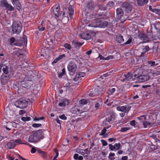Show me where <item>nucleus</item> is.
I'll return each instance as SVG.
<instances>
[{"mask_svg":"<svg viewBox=\"0 0 160 160\" xmlns=\"http://www.w3.org/2000/svg\"><path fill=\"white\" fill-rule=\"evenodd\" d=\"M43 134L42 130L35 132L32 135L29 136L28 142H37L40 139L43 138Z\"/></svg>","mask_w":160,"mask_h":160,"instance_id":"obj_1","label":"nucleus"},{"mask_svg":"<svg viewBox=\"0 0 160 160\" xmlns=\"http://www.w3.org/2000/svg\"><path fill=\"white\" fill-rule=\"evenodd\" d=\"M28 102L24 98H20L15 103V105L18 108H23L28 105Z\"/></svg>","mask_w":160,"mask_h":160,"instance_id":"obj_2","label":"nucleus"},{"mask_svg":"<svg viewBox=\"0 0 160 160\" xmlns=\"http://www.w3.org/2000/svg\"><path fill=\"white\" fill-rule=\"evenodd\" d=\"M22 27V24L20 22H14L12 26L13 33L14 34H19L21 31Z\"/></svg>","mask_w":160,"mask_h":160,"instance_id":"obj_3","label":"nucleus"},{"mask_svg":"<svg viewBox=\"0 0 160 160\" xmlns=\"http://www.w3.org/2000/svg\"><path fill=\"white\" fill-rule=\"evenodd\" d=\"M155 115L154 114H151L149 115V118L147 119L143 123V124L144 128H147L149 127L151 124L155 122Z\"/></svg>","mask_w":160,"mask_h":160,"instance_id":"obj_4","label":"nucleus"},{"mask_svg":"<svg viewBox=\"0 0 160 160\" xmlns=\"http://www.w3.org/2000/svg\"><path fill=\"white\" fill-rule=\"evenodd\" d=\"M134 4L133 3L124 2L122 5V8L123 10L127 13L131 12L132 8L133 5Z\"/></svg>","mask_w":160,"mask_h":160,"instance_id":"obj_5","label":"nucleus"},{"mask_svg":"<svg viewBox=\"0 0 160 160\" xmlns=\"http://www.w3.org/2000/svg\"><path fill=\"white\" fill-rule=\"evenodd\" d=\"M117 18L120 20L121 22H124L126 19L123 17V12L120 8H118L116 10Z\"/></svg>","mask_w":160,"mask_h":160,"instance_id":"obj_6","label":"nucleus"},{"mask_svg":"<svg viewBox=\"0 0 160 160\" xmlns=\"http://www.w3.org/2000/svg\"><path fill=\"white\" fill-rule=\"evenodd\" d=\"M0 6L8 9L9 11H12L14 10V8L9 4L6 0H1L0 2Z\"/></svg>","mask_w":160,"mask_h":160,"instance_id":"obj_7","label":"nucleus"},{"mask_svg":"<svg viewBox=\"0 0 160 160\" xmlns=\"http://www.w3.org/2000/svg\"><path fill=\"white\" fill-rule=\"evenodd\" d=\"M77 69V66L74 62L71 61L69 62L68 65V70L70 73H74Z\"/></svg>","mask_w":160,"mask_h":160,"instance_id":"obj_8","label":"nucleus"},{"mask_svg":"<svg viewBox=\"0 0 160 160\" xmlns=\"http://www.w3.org/2000/svg\"><path fill=\"white\" fill-rule=\"evenodd\" d=\"M135 78L137 79V81L138 82H145L149 79V77L148 75H140L137 77H136V76H135Z\"/></svg>","mask_w":160,"mask_h":160,"instance_id":"obj_9","label":"nucleus"},{"mask_svg":"<svg viewBox=\"0 0 160 160\" xmlns=\"http://www.w3.org/2000/svg\"><path fill=\"white\" fill-rule=\"evenodd\" d=\"M131 107L128 105L122 106H119L116 108L117 110L119 111L124 112L125 113L128 112L130 110Z\"/></svg>","mask_w":160,"mask_h":160,"instance_id":"obj_10","label":"nucleus"},{"mask_svg":"<svg viewBox=\"0 0 160 160\" xmlns=\"http://www.w3.org/2000/svg\"><path fill=\"white\" fill-rule=\"evenodd\" d=\"M5 124V122H4L2 123V125L3 127H6L7 129L8 130H10L11 128H10V126H12L14 128H17L18 124L14 122H9L7 123V125H4Z\"/></svg>","mask_w":160,"mask_h":160,"instance_id":"obj_11","label":"nucleus"},{"mask_svg":"<svg viewBox=\"0 0 160 160\" xmlns=\"http://www.w3.org/2000/svg\"><path fill=\"white\" fill-rule=\"evenodd\" d=\"M108 24V23L107 22H102L101 19H99L97 23L93 25V26L94 27L104 28L107 26Z\"/></svg>","mask_w":160,"mask_h":160,"instance_id":"obj_12","label":"nucleus"},{"mask_svg":"<svg viewBox=\"0 0 160 160\" xmlns=\"http://www.w3.org/2000/svg\"><path fill=\"white\" fill-rule=\"evenodd\" d=\"M86 75L85 73L79 72L76 75L75 77L73 78V80L75 82H79L81 80V78L84 77Z\"/></svg>","mask_w":160,"mask_h":160,"instance_id":"obj_13","label":"nucleus"},{"mask_svg":"<svg viewBox=\"0 0 160 160\" xmlns=\"http://www.w3.org/2000/svg\"><path fill=\"white\" fill-rule=\"evenodd\" d=\"M1 66L2 68V70L4 75H8V74L9 73L11 74V68H8L7 65L3 64H1Z\"/></svg>","mask_w":160,"mask_h":160,"instance_id":"obj_14","label":"nucleus"},{"mask_svg":"<svg viewBox=\"0 0 160 160\" xmlns=\"http://www.w3.org/2000/svg\"><path fill=\"white\" fill-rule=\"evenodd\" d=\"M10 77V74L4 75V74H3L1 78V82L2 84L4 85L5 84L8 82Z\"/></svg>","mask_w":160,"mask_h":160,"instance_id":"obj_15","label":"nucleus"},{"mask_svg":"<svg viewBox=\"0 0 160 160\" xmlns=\"http://www.w3.org/2000/svg\"><path fill=\"white\" fill-rule=\"evenodd\" d=\"M115 120V116L112 115L110 116L103 121V124L105 125H107L112 123L113 121Z\"/></svg>","mask_w":160,"mask_h":160,"instance_id":"obj_16","label":"nucleus"},{"mask_svg":"<svg viewBox=\"0 0 160 160\" xmlns=\"http://www.w3.org/2000/svg\"><path fill=\"white\" fill-rule=\"evenodd\" d=\"M80 37L82 39L85 40L90 39L91 38V35L88 32H83L79 34Z\"/></svg>","mask_w":160,"mask_h":160,"instance_id":"obj_17","label":"nucleus"},{"mask_svg":"<svg viewBox=\"0 0 160 160\" xmlns=\"http://www.w3.org/2000/svg\"><path fill=\"white\" fill-rule=\"evenodd\" d=\"M71 110L72 113L76 114H80L85 111L84 110H81L78 107H73Z\"/></svg>","mask_w":160,"mask_h":160,"instance_id":"obj_18","label":"nucleus"},{"mask_svg":"<svg viewBox=\"0 0 160 160\" xmlns=\"http://www.w3.org/2000/svg\"><path fill=\"white\" fill-rule=\"evenodd\" d=\"M53 12L54 15L57 17H59L60 15L61 12L60 11V7L58 4L55 5L53 10Z\"/></svg>","mask_w":160,"mask_h":160,"instance_id":"obj_19","label":"nucleus"},{"mask_svg":"<svg viewBox=\"0 0 160 160\" xmlns=\"http://www.w3.org/2000/svg\"><path fill=\"white\" fill-rule=\"evenodd\" d=\"M12 2L17 9L20 10L21 9V5L19 0H12Z\"/></svg>","mask_w":160,"mask_h":160,"instance_id":"obj_20","label":"nucleus"},{"mask_svg":"<svg viewBox=\"0 0 160 160\" xmlns=\"http://www.w3.org/2000/svg\"><path fill=\"white\" fill-rule=\"evenodd\" d=\"M102 104V99L101 98L97 99V102L95 105V107L97 109H98L101 107Z\"/></svg>","mask_w":160,"mask_h":160,"instance_id":"obj_21","label":"nucleus"},{"mask_svg":"<svg viewBox=\"0 0 160 160\" xmlns=\"http://www.w3.org/2000/svg\"><path fill=\"white\" fill-rule=\"evenodd\" d=\"M113 57L112 55H109L106 58H105L101 54H99L98 58H99L100 60L103 61L109 60L110 59H112Z\"/></svg>","mask_w":160,"mask_h":160,"instance_id":"obj_22","label":"nucleus"},{"mask_svg":"<svg viewBox=\"0 0 160 160\" xmlns=\"http://www.w3.org/2000/svg\"><path fill=\"white\" fill-rule=\"evenodd\" d=\"M139 36L140 38L143 40L144 42H146L149 41V38L144 34H140Z\"/></svg>","mask_w":160,"mask_h":160,"instance_id":"obj_23","label":"nucleus"},{"mask_svg":"<svg viewBox=\"0 0 160 160\" xmlns=\"http://www.w3.org/2000/svg\"><path fill=\"white\" fill-rule=\"evenodd\" d=\"M16 144L14 142H9L5 145V147L8 149H12L14 148Z\"/></svg>","mask_w":160,"mask_h":160,"instance_id":"obj_24","label":"nucleus"},{"mask_svg":"<svg viewBox=\"0 0 160 160\" xmlns=\"http://www.w3.org/2000/svg\"><path fill=\"white\" fill-rule=\"evenodd\" d=\"M125 79L127 81H130L132 79V76L131 73L128 72L127 74H124L123 75Z\"/></svg>","mask_w":160,"mask_h":160,"instance_id":"obj_25","label":"nucleus"},{"mask_svg":"<svg viewBox=\"0 0 160 160\" xmlns=\"http://www.w3.org/2000/svg\"><path fill=\"white\" fill-rule=\"evenodd\" d=\"M69 101L68 99H64L62 102H60L59 104V105L60 107H64L66 105L68 104Z\"/></svg>","mask_w":160,"mask_h":160,"instance_id":"obj_26","label":"nucleus"},{"mask_svg":"<svg viewBox=\"0 0 160 160\" xmlns=\"http://www.w3.org/2000/svg\"><path fill=\"white\" fill-rule=\"evenodd\" d=\"M115 91L116 88H112L108 89L107 92L108 96L112 95L115 92Z\"/></svg>","mask_w":160,"mask_h":160,"instance_id":"obj_27","label":"nucleus"},{"mask_svg":"<svg viewBox=\"0 0 160 160\" xmlns=\"http://www.w3.org/2000/svg\"><path fill=\"white\" fill-rule=\"evenodd\" d=\"M148 1V0H138L137 2L139 6H142L147 3Z\"/></svg>","mask_w":160,"mask_h":160,"instance_id":"obj_28","label":"nucleus"},{"mask_svg":"<svg viewBox=\"0 0 160 160\" xmlns=\"http://www.w3.org/2000/svg\"><path fill=\"white\" fill-rule=\"evenodd\" d=\"M116 40L117 42L119 43L123 42L124 40L123 36L121 35L117 36L116 37Z\"/></svg>","mask_w":160,"mask_h":160,"instance_id":"obj_29","label":"nucleus"},{"mask_svg":"<svg viewBox=\"0 0 160 160\" xmlns=\"http://www.w3.org/2000/svg\"><path fill=\"white\" fill-rule=\"evenodd\" d=\"M69 14L70 18H72V16L74 14V10L72 7H70L68 8Z\"/></svg>","mask_w":160,"mask_h":160,"instance_id":"obj_30","label":"nucleus"},{"mask_svg":"<svg viewBox=\"0 0 160 160\" xmlns=\"http://www.w3.org/2000/svg\"><path fill=\"white\" fill-rule=\"evenodd\" d=\"M149 50V48L148 46H145L142 49V52L141 53V55H142Z\"/></svg>","mask_w":160,"mask_h":160,"instance_id":"obj_31","label":"nucleus"},{"mask_svg":"<svg viewBox=\"0 0 160 160\" xmlns=\"http://www.w3.org/2000/svg\"><path fill=\"white\" fill-rule=\"evenodd\" d=\"M138 118L141 122H143L147 120V117L145 115L141 116L139 117H138Z\"/></svg>","mask_w":160,"mask_h":160,"instance_id":"obj_32","label":"nucleus"},{"mask_svg":"<svg viewBox=\"0 0 160 160\" xmlns=\"http://www.w3.org/2000/svg\"><path fill=\"white\" fill-rule=\"evenodd\" d=\"M41 156L43 158H45L46 157L47 154L46 152L42 151L39 150L38 151Z\"/></svg>","mask_w":160,"mask_h":160,"instance_id":"obj_33","label":"nucleus"},{"mask_svg":"<svg viewBox=\"0 0 160 160\" xmlns=\"http://www.w3.org/2000/svg\"><path fill=\"white\" fill-rule=\"evenodd\" d=\"M93 4L92 2H89L87 4V8L88 9L91 10L93 9Z\"/></svg>","mask_w":160,"mask_h":160,"instance_id":"obj_34","label":"nucleus"},{"mask_svg":"<svg viewBox=\"0 0 160 160\" xmlns=\"http://www.w3.org/2000/svg\"><path fill=\"white\" fill-rule=\"evenodd\" d=\"M111 151H115L116 150V148L115 145H113L112 144H110L108 145Z\"/></svg>","mask_w":160,"mask_h":160,"instance_id":"obj_35","label":"nucleus"},{"mask_svg":"<svg viewBox=\"0 0 160 160\" xmlns=\"http://www.w3.org/2000/svg\"><path fill=\"white\" fill-rule=\"evenodd\" d=\"M99 19H98L97 20H96L95 22H92L91 23L89 24L88 25V26L89 27H94L95 28L94 26H93V25H94L95 24H96L97 23V22H98V21H99Z\"/></svg>","mask_w":160,"mask_h":160,"instance_id":"obj_36","label":"nucleus"},{"mask_svg":"<svg viewBox=\"0 0 160 160\" xmlns=\"http://www.w3.org/2000/svg\"><path fill=\"white\" fill-rule=\"evenodd\" d=\"M115 156V154L114 153H111L110 152L109 154V155L108 156V158L111 160H113L115 159V158L114 157Z\"/></svg>","mask_w":160,"mask_h":160,"instance_id":"obj_37","label":"nucleus"},{"mask_svg":"<svg viewBox=\"0 0 160 160\" xmlns=\"http://www.w3.org/2000/svg\"><path fill=\"white\" fill-rule=\"evenodd\" d=\"M43 21H42V23H41V25L42 26V27L41 26H39L38 27V28L39 30L40 31H42L45 29V27L44 26H43V25H42V24H43Z\"/></svg>","mask_w":160,"mask_h":160,"instance_id":"obj_38","label":"nucleus"},{"mask_svg":"<svg viewBox=\"0 0 160 160\" xmlns=\"http://www.w3.org/2000/svg\"><path fill=\"white\" fill-rule=\"evenodd\" d=\"M31 118L29 117H23L21 118V120L24 122L28 121L30 120Z\"/></svg>","mask_w":160,"mask_h":160,"instance_id":"obj_39","label":"nucleus"},{"mask_svg":"<svg viewBox=\"0 0 160 160\" xmlns=\"http://www.w3.org/2000/svg\"><path fill=\"white\" fill-rule=\"evenodd\" d=\"M130 129V128H129V127H123V128H121V130H120V131L121 132H126L128 130H129Z\"/></svg>","mask_w":160,"mask_h":160,"instance_id":"obj_40","label":"nucleus"},{"mask_svg":"<svg viewBox=\"0 0 160 160\" xmlns=\"http://www.w3.org/2000/svg\"><path fill=\"white\" fill-rule=\"evenodd\" d=\"M106 128H104L101 131V132L100 134V135H101L103 137H104L106 136L105 133L106 131Z\"/></svg>","mask_w":160,"mask_h":160,"instance_id":"obj_41","label":"nucleus"},{"mask_svg":"<svg viewBox=\"0 0 160 160\" xmlns=\"http://www.w3.org/2000/svg\"><path fill=\"white\" fill-rule=\"evenodd\" d=\"M85 15L86 16L87 19H89L90 18L92 19L93 18L92 17V16L91 13H89L88 12H87L86 14H85Z\"/></svg>","mask_w":160,"mask_h":160,"instance_id":"obj_42","label":"nucleus"},{"mask_svg":"<svg viewBox=\"0 0 160 160\" xmlns=\"http://www.w3.org/2000/svg\"><path fill=\"white\" fill-rule=\"evenodd\" d=\"M65 73V69L64 68H63L62 70V72H60L58 73V77L59 78L62 77L63 75H64Z\"/></svg>","mask_w":160,"mask_h":160,"instance_id":"obj_43","label":"nucleus"},{"mask_svg":"<svg viewBox=\"0 0 160 160\" xmlns=\"http://www.w3.org/2000/svg\"><path fill=\"white\" fill-rule=\"evenodd\" d=\"M152 12L157 14L159 15H160V8L158 9V8H154L153 9V10Z\"/></svg>","mask_w":160,"mask_h":160,"instance_id":"obj_44","label":"nucleus"},{"mask_svg":"<svg viewBox=\"0 0 160 160\" xmlns=\"http://www.w3.org/2000/svg\"><path fill=\"white\" fill-rule=\"evenodd\" d=\"M15 144H16H16H22V141L21 139H17L15 140L14 142Z\"/></svg>","mask_w":160,"mask_h":160,"instance_id":"obj_45","label":"nucleus"},{"mask_svg":"<svg viewBox=\"0 0 160 160\" xmlns=\"http://www.w3.org/2000/svg\"><path fill=\"white\" fill-rule=\"evenodd\" d=\"M87 102V101L86 99H83L79 101V103L80 104L84 105L86 104Z\"/></svg>","mask_w":160,"mask_h":160,"instance_id":"obj_46","label":"nucleus"},{"mask_svg":"<svg viewBox=\"0 0 160 160\" xmlns=\"http://www.w3.org/2000/svg\"><path fill=\"white\" fill-rule=\"evenodd\" d=\"M132 42V39L131 37L129 38L127 41L125 43L123 44V45L129 44H130Z\"/></svg>","mask_w":160,"mask_h":160,"instance_id":"obj_47","label":"nucleus"},{"mask_svg":"<svg viewBox=\"0 0 160 160\" xmlns=\"http://www.w3.org/2000/svg\"><path fill=\"white\" fill-rule=\"evenodd\" d=\"M77 152L80 154L82 155H84V150L82 149H78L77 151Z\"/></svg>","mask_w":160,"mask_h":160,"instance_id":"obj_48","label":"nucleus"},{"mask_svg":"<svg viewBox=\"0 0 160 160\" xmlns=\"http://www.w3.org/2000/svg\"><path fill=\"white\" fill-rule=\"evenodd\" d=\"M114 145L116 148V150H119L121 147V144L119 143H116Z\"/></svg>","mask_w":160,"mask_h":160,"instance_id":"obj_49","label":"nucleus"},{"mask_svg":"<svg viewBox=\"0 0 160 160\" xmlns=\"http://www.w3.org/2000/svg\"><path fill=\"white\" fill-rule=\"evenodd\" d=\"M148 63L151 66H154L157 65L156 64L155 62L154 61H148Z\"/></svg>","mask_w":160,"mask_h":160,"instance_id":"obj_50","label":"nucleus"},{"mask_svg":"<svg viewBox=\"0 0 160 160\" xmlns=\"http://www.w3.org/2000/svg\"><path fill=\"white\" fill-rule=\"evenodd\" d=\"M64 47L65 48H66L68 49V50H70L71 49V46L70 45V44H69L68 43H66L64 45Z\"/></svg>","mask_w":160,"mask_h":160,"instance_id":"obj_51","label":"nucleus"},{"mask_svg":"<svg viewBox=\"0 0 160 160\" xmlns=\"http://www.w3.org/2000/svg\"><path fill=\"white\" fill-rule=\"evenodd\" d=\"M59 118L60 119L64 120H66L67 118L66 117L64 114H62L60 116H59Z\"/></svg>","mask_w":160,"mask_h":160,"instance_id":"obj_52","label":"nucleus"},{"mask_svg":"<svg viewBox=\"0 0 160 160\" xmlns=\"http://www.w3.org/2000/svg\"><path fill=\"white\" fill-rule=\"evenodd\" d=\"M42 125L41 124L34 123L32 124V126L34 128H38L41 126Z\"/></svg>","mask_w":160,"mask_h":160,"instance_id":"obj_53","label":"nucleus"},{"mask_svg":"<svg viewBox=\"0 0 160 160\" xmlns=\"http://www.w3.org/2000/svg\"><path fill=\"white\" fill-rule=\"evenodd\" d=\"M114 5V3L112 1L109 2L107 4L108 6L109 7H112Z\"/></svg>","mask_w":160,"mask_h":160,"instance_id":"obj_54","label":"nucleus"},{"mask_svg":"<svg viewBox=\"0 0 160 160\" xmlns=\"http://www.w3.org/2000/svg\"><path fill=\"white\" fill-rule=\"evenodd\" d=\"M101 141L102 143V145L103 146H106L108 145L107 142L105 140H102Z\"/></svg>","mask_w":160,"mask_h":160,"instance_id":"obj_55","label":"nucleus"},{"mask_svg":"<svg viewBox=\"0 0 160 160\" xmlns=\"http://www.w3.org/2000/svg\"><path fill=\"white\" fill-rule=\"evenodd\" d=\"M15 38L13 37L10 39V42L11 44H12L15 42Z\"/></svg>","mask_w":160,"mask_h":160,"instance_id":"obj_56","label":"nucleus"},{"mask_svg":"<svg viewBox=\"0 0 160 160\" xmlns=\"http://www.w3.org/2000/svg\"><path fill=\"white\" fill-rule=\"evenodd\" d=\"M99 8L101 10L104 11L106 10L107 8L105 6H102L99 7Z\"/></svg>","mask_w":160,"mask_h":160,"instance_id":"obj_57","label":"nucleus"},{"mask_svg":"<svg viewBox=\"0 0 160 160\" xmlns=\"http://www.w3.org/2000/svg\"><path fill=\"white\" fill-rule=\"evenodd\" d=\"M78 154L76 153L74 155V158L76 160H78Z\"/></svg>","mask_w":160,"mask_h":160,"instance_id":"obj_58","label":"nucleus"},{"mask_svg":"<svg viewBox=\"0 0 160 160\" xmlns=\"http://www.w3.org/2000/svg\"><path fill=\"white\" fill-rule=\"evenodd\" d=\"M55 152H56V155L54 157L53 159H56L58 157V151L57 150H56Z\"/></svg>","mask_w":160,"mask_h":160,"instance_id":"obj_59","label":"nucleus"},{"mask_svg":"<svg viewBox=\"0 0 160 160\" xmlns=\"http://www.w3.org/2000/svg\"><path fill=\"white\" fill-rule=\"evenodd\" d=\"M65 57V55L64 54H63L59 56L58 57V58L59 60L61 59H62L64 57Z\"/></svg>","mask_w":160,"mask_h":160,"instance_id":"obj_60","label":"nucleus"},{"mask_svg":"<svg viewBox=\"0 0 160 160\" xmlns=\"http://www.w3.org/2000/svg\"><path fill=\"white\" fill-rule=\"evenodd\" d=\"M108 141L110 142H112L115 141L116 140V138H109L108 139Z\"/></svg>","mask_w":160,"mask_h":160,"instance_id":"obj_61","label":"nucleus"},{"mask_svg":"<svg viewBox=\"0 0 160 160\" xmlns=\"http://www.w3.org/2000/svg\"><path fill=\"white\" fill-rule=\"evenodd\" d=\"M130 125L132 126H135V121L134 120H133L130 122Z\"/></svg>","mask_w":160,"mask_h":160,"instance_id":"obj_62","label":"nucleus"},{"mask_svg":"<svg viewBox=\"0 0 160 160\" xmlns=\"http://www.w3.org/2000/svg\"><path fill=\"white\" fill-rule=\"evenodd\" d=\"M36 151V149L34 148H32L31 150V152L32 153H34Z\"/></svg>","mask_w":160,"mask_h":160,"instance_id":"obj_63","label":"nucleus"},{"mask_svg":"<svg viewBox=\"0 0 160 160\" xmlns=\"http://www.w3.org/2000/svg\"><path fill=\"white\" fill-rule=\"evenodd\" d=\"M128 159V157L127 156H123L122 158V160H127Z\"/></svg>","mask_w":160,"mask_h":160,"instance_id":"obj_64","label":"nucleus"}]
</instances>
